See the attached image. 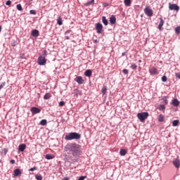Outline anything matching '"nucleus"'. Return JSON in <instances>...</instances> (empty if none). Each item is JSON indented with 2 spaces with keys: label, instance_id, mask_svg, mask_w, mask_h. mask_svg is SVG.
Wrapping results in <instances>:
<instances>
[{
  "label": "nucleus",
  "instance_id": "a878e982",
  "mask_svg": "<svg viewBox=\"0 0 180 180\" xmlns=\"http://www.w3.org/2000/svg\"><path fill=\"white\" fill-rule=\"evenodd\" d=\"M106 91H108V87H106V86H103V87L101 89L103 95H105L106 94Z\"/></svg>",
  "mask_w": 180,
  "mask_h": 180
},
{
  "label": "nucleus",
  "instance_id": "3c124183",
  "mask_svg": "<svg viewBox=\"0 0 180 180\" xmlns=\"http://www.w3.org/2000/svg\"><path fill=\"white\" fill-rule=\"evenodd\" d=\"M73 162H78V160L74 159V160H73Z\"/></svg>",
  "mask_w": 180,
  "mask_h": 180
},
{
  "label": "nucleus",
  "instance_id": "473e14b6",
  "mask_svg": "<svg viewBox=\"0 0 180 180\" xmlns=\"http://www.w3.org/2000/svg\"><path fill=\"white\" fill-rule=\"evenodd\" d=\"M95 2V0H91L90 1H88L86 4V6H89V5H92V4H94Z\"/></svg>",
  "mask_w": 180,
  "mask_h": 180
},
{
  "label": "nucleus",
  "instance_id": "9b49d317",
  "mask_svg": "<svg viewBox=\"0 0 180 180\" xmlns=\"http://www.w3.org/2000/svg\"><path fill=\"white\" fill-rule=\"evenodd\" d=\"M149 73L150 75H158V70L155 68L149 69Z\"/></svg>",
  "mask_w": 180,
  "mask_h": 180
},
{
  "label": "nucleus",
  "instance_id": "ddd939ff",
  "mask_svg": "<svg viewBox=\"0 0 180 180\" xmlns=\"http://www.w3.org/2000/svg\"><path fill=\"white\" fill-rule=\"evenodd\" d=\"M25 150H26V144H20L18 146V150L20 151L21 153H23V151H25Z\"/></svg>",
  "mask_w": 180,
  "mask_h": 180
},
{
  "label": "nucleus",
  "instance_id": "8fccbe9b",
  "mask_svg": "<svg viewBox=\"0 0 180 180\" xmlns=\"http://www.w3.org/2000/svg\"><path fill=\"white\" fill-rule=\"evenodd\" d=\"M65 37L66 40H70V37L66 36V37Z\"/></svg>",
  "mask_w": 180,
  "mask_h": 180
},
{
  "label": "nucleus",
  "instance_id": "39448f33",
  "mask_svg": "<svg viewBox=\"0 0 180 180\" xmlns=\"http://www.w3.org/2000/svg\"><path fill=\"white\" fill-rule=\"evenodd\" d=\"M96 30L98 34L102 33V30H103V25L101 22H97L96 25Z\"/></svg>",
  "mask_w": 180,
  "mask_h": 180
},
{
  "label": "nucleus",
  "instance_id": "4be33fe9",
  "mask_svg": "<svg viewBox=\"0 0 180 180\" xmlns=\"http://www.w3.org/2000/svg\"><path fill=\"white\" fill-rule=\"evenodd\" d=\"M179 124V120H174L173 122H172V126L174 127H176V126H178Z\"/></svg>",
  "mask_w": 180,
  "mask_h": 180
},
{
  "label": "nucleus",
  "instance_id": "c03bdc74",
  "mask_svg": "<svg viewBox=\"0 0 180 180\" xmlns=\"http://www.w3.org/2000/svg\"><path fill=\"white\" fill-rule=\"evenodd\" d=\"M46 56H47V51L44 50V53H43V56L42 57H46Z\"/></svg>",
  "mask_w": 180,
  "mask_h": 180
},
{
  "label": "nucleus",
  "instance_id": "c85d7f7f",
  "mask_svg": "<svg viewBox=\"0 0 180 180\" xmlns=\"http://www.w3.org/2000/svg\"><path fill=\"white\" fill-rule=\"evenodd\" d=\"M158 109L164 112L165 110V105H160Z\"/></svg>",
  "mask_w": 180,
  "mask_h": 180
},
{
  "label": "nucleus",
  "instance_id": "cd10ccee",
  "mask_svg": "<svg viewBox=\"0 0 180 180\" xmlns=\"http://www.w3.org/2000/svg\"><path fill=\"white\" fill-rule=\"evenodd\" d=\"M1 153L2 154V155H5L6 154H8V149L6 148L1 149Z\"/></svg>",
  "mask_w": 180,
  "mask_h": 180
},
{
  "label": "nucleus",
  "instance_id": "a19ab883",
  "mask_svg": "<svg viewBox=\"0 0 180 180\" xmlns=\"http://www.w3.org/2000/svg\"><path fill=\"white\" fill-rule=\"evenodd\" d=\"M65 105V102H64V101H60V102H59V106L63 107V106H64Z\"/></svg>",
  "mask_w": 180,
  "mask_h": 180
},
{
  "label": "nucleus",
  "instance_id": "4468645a",
  "mask_svg": "<svg viewBox=\"0 0 180 180\" xmlns=\"http://www.w3.org/2000/svg\"><path fill=\"white\" fill-rule=\"evenodd\" d=\"M84 75L85 77H88L89 78L92 77V70H86L85 72H84Z\"/></svg>",
  "mask_w": 180,
  "mask_h": 180
},
{
  "label": "nucleus",
  "instance_id": "7c9ffc66",
  "mask_svg": "<svg viewBox=\"0 0 180 180\" xmlns=\"http://www.w3.org/2000/svg\"><path fill=\"white\" fill-rule=\"evenodd\" d=\"M35 179L37 180H43V176L41 175H35Z\"/></svg>",
  "mask_w": 180,
  "mask_h": 180
},
{
  "label": "nucleus",
  "instance_id": "a211bd4d",
  "mask_svg": "<svg viewBox=\"0 0 180 180\" xmlns=\"http://www.w3.org/2000/svg\"><path fill=\"white\" fill-rule=\"evenodd\" d=\"M172 104L173 105V106H179V101H178L177 98H174L172 100Z\"/></svg>",
  "mask_w": 180,
  "mask_h": 180
},
{
  "label": "nucleus",
  "instance_id": "f3484780",
  "mask_svg": "<svg viewBox=\"0 0 180 180\" xmlns=\"http://www.w3.org/2000/svg\"><path fill=\"white\" fill-rule=\"evenodd\" d=\"M22 172L19 169H14V176H19V175H21Z\"/></svg>",
  "mask_w": 180,
  "mask_h": 180
},
{
  "label": "nucleus",
  "instance_id": "79ce46f5",
  "mask_svg": "<svg viewBox=\"0 0 180 180\" xmlns=\"http://www.w3.org/2000/svg\"><path fill=\"white\" fill-rule=\"evenodd\" d=\"M86 178V176H81L77 180H84Z\"/></svg>",
  "mask_w": 180,
  "mask_h": 180
},
{
  "label": "nucleus",
  "instance_id": "f03ea898",
  "mask_svg": "<svg viewBox=\"0 0 180 180\" xmlns=\"http://www.w3.org/2000/svg\"><path fill=\"white\" fill-rule=\"evenodd\" d=\"M149 115L147 112H139L137 114V117L139 119L140 122H144L147 117H148Z\"/></svg>",
  "mask_w": 180,
  "mask_h": 180
},
{
  "label": "nucleus",
  "instance_id": "aec40b11",
  "mask_svg": "<svg viewBox=\"0 0 180 180\" xmlns=\"http://www.w3.org/2000/svg\"><path fill=\"white\" fill-rule=\"evenodd\" d=\"M55 155L53 154H46L45 156V158L46 160H53V158H55Z\"/></svg>",
  "mask_w": 180,
  "mask_h": 180
},
{
  "label": "nucleus",
  "instance_id": "603ef678",
  "mask_svg": "<svg viewBox=\"0 0 180 180\" xmlns=\"http://www.w3.org/2000/svg\"><path fill=\"white\" fill-rule=\"evenodd\" d=\"M63 180H69L68 177H65L63 179Z\"/></svg>",
  "mask_w": 180,
  "mask_h": 180
},
{
  "label": "nucleus",
  "instance_id": "72a5a7b5",
  "mask_svg": "<svg viewBox=\"0 0 180 180\" xmlns=\"http://www.w3.org/2000/svg\"><path fill=\"white\" fill-rule=\"evenodd\" d=\"M130 68L132 70H137V65H136V63H132Z\"/></svg>",
  "mask_w": 180,
  "mask_h": 180
},
{
  "label": "nucleus",
  "instance_id": "09e8293b",
  "mask_svg": "<svg viewBox=\"0 0 180 180\" xmlns=\"http://www.w3.org/2000/svg\"><path fill=\"white\" fill-rule=\"evenodd\" d=\"M11 164H15V160H10Z\"/></svg>",
  "mask_w": 180,
  "mask_h": 180
},
{
  "label": "nucleus",
  "instance_id": "bb28decb",
  "mask_svg": "<svg viewBox=\"0 0 180 180\" xmlns=\"http://www.w3.org/2000/svg\"><path fill=\"white\" fill-rule=\"evenodd\" d=\"M51 98V94L47 93L44 96V99L47 100Z\"/></svg>",
  "mask_w": 180,
  "mask_h": 180
},
{
  "label": "nucleus",
  "instance_id": "2eb2a0df",
  "mask_svg": "<svg viewBox=\"0 0 180 180\" xmlns=\"http://www.w3.org/2000/svg\"><path fill=\"white\" fill-rule=\"evenodd\" d=\"M110 25H115V23H116V16L112 15L110 18Z\"/></svg>",
  "mask_w": 180,
  "mask_h": 180
},
{
  "label": "nucleus",
  "instance_id": "6e6552de",
  "mask_svg": "<svg viewBox=\"0 0 180 180\" xmlns=\"http://www.w3.org/2000/svg\"><path fill=\"white\" fill-rule=\"evenodd\" d=\"M173 165H174L175 168L179 169L180 168V160L179 158H176L172 162Z\"/></svg>",
  "mask_w": 180,
  "mask_h": 180
},
{
  "label": "nucleus",
  "instance_id": "7ed1b4c3",
  "mask_svg": "<svg viewBox=\"0 0 180 180\" xmlns=\"http://www.w3.org/2000/svg\"><path fill=\"white\" fill-rule=\"evenodd\" d=\"M46 63H47V60L44 56H39L37 59L38 65H46Z\"/></svg>",
  "mask_w": 180,
  "mask_h": 180
},
{
  "label": "nucleus",
  "instance_id": "20e7f679",
  "mask_svg": "<svg viewBox=\"0 0 180 180\" xmlns=\"http://www.w3.org/2000/svg\"><path fill=\"white\" fill-rule=\"evenodd\" d=\"M144 13L149 17L153 16V15H154V12L153 11V9L148 8V7H146L144 8Z\"/></svg>",
  "mask_w": 180,
  "mask_h": 180
},
{
  "label": "nucleus",
  "instance_id": "6ab92c4d",
  "mask_svg": "<svg viewBox=\"0 0 180 180\" xmlns=\"http://www.w3.org/2000/svg\"><path fill=\"white\" fill-rule=\"evenodd\" d=\"M102 22L105 26H108V25H109V21H108L105 16L102 17Z\"/></svg>",
  "mask_w": 180,
  "mask_h": 180
},
{
  "label": "nucleus",
  "instance_id": "de8ad7c7",
  "mask_svg": "<svg viewBox=\"0 0 180 180\" xmlns=\"http://www.w3.org/2000/svg\"><path fill=\"white\" fill-rule=\"evenodd\" d=\"M69 33H71V30H67V31L65 32V34H68Z\"/></svg>",
  "mask_w": 180,
  "mask_h": 180
},
{
  "label": "nucleus",
  "instance_id": "1a4fd4ad",
  "mask_svg": "<svg viewBox=\"0 0 180 180\" xmlns=\"http://www.w3.org/2000/svg\"><path fill=\"white\" fill-rule=\"evenodd\" d=\"M40 112H41V110L37 107L31 108V112L32 115H37V113H40Z\"/></svg>",
  "mask_w": 180,
  "mask_h": 180
},
{
  "label": "nucleus",
  "instance_id": "4c0bfd02",
  "mask_svg": "<svg viewBox=\"0 0 180 180\" xmlns=\"http://www.w3.org/2000/svg\"><path fill=\"white\" fill-rule=\"evenodd\" d=\"M167 76H162V82H167Z\"/></svg>",
  "mask_w": 180,
  "mask_h": 180
},
{
  "label": "nucleus",
  "instance_id": "393cba45",
  "mask_svg": "<svg viewBox=\"0 0 180 180\" xmlns=\"http://www.w3.org/2000/svg\"><path fill=\"white\" fill-rule=\"evenodd\" d=\"M57 23L58 25H59V26H61L63 25V18H61V17L58 18Z\"/></svg>",
  "mask_w": 180,
  "mask_h": 180
},
{
  "label": "nucleus",
  "instance_id": "4d7b16f0",
  "mask_svg": "<svg viewBox=\"0 0 180 180\" xmlns=\"http://www.w3.org/2000/svg\"><path fill=\"white\" fill-rule=\"evenodd\" d=\"M30 1H33V0H30Z\"/></svg>",
  "mask_w": 180,
  "mask_h": 180
},
{
  "label": "nucleus",
  "instance_id": "f704fd0d",
  "mask_svg": "<svg viewBox=\"0 0 180 180\" xmlns=\"http://www.w3.org/2000/svg\"><path fill=\"white\" fill-rule=\"evenodd\" d=\"M16 8H17L18 11H23V8H22V5H20V4H18L16 6Z\"/></svg>",
  "mask_w": 180,
  "mask_h": 180
},
{
  "label": "nucleus",
  "instance_id": "e433bc0d",
  "mask_svg": "<svg viewBox=\"0 0 180 180\" xmlns=\"http://www.w3.org/2000/svg\"><path fill=\"white\" fill-rule=\"evenodd\" d=\"M122 72L124 74V75H127V74H129V70L127 69H124Z\"/></svg>",
  "mask_w": 180,
  "mask_h": 180
},
{
  "label": "nucleus",
  "instance_id": "9d476101",
  "mask_svg": "<svg viewBox=\"0 0 180 180\" xmlns=\"http://www.w3.org/2000/svg\"><path fill=\"white\" fill-rule=\"evenodd\" d=\"M75 81L79 84V85H82L85 81L84 79H82V77L78 76L76 79H75Z\"/></svg>",
  "mask_w": 180,
  "mask_h": 180
},
{
  "label": "nucleus",
  "instance_id": "49530a36",
  "mask_svg": "<svg viewBox=\"0 0 180 180\" xmlns=\"http://www.w3.org/2000/svg\"><path fill=\"white\" fill-rule=\"evenodd\" d=\"M176 78L180 79V73H176Z\"/></svg>",
  "mask_w": 180,
  "mask_h": 180
},
{
  "label": "nucleus",
  "instance_id": "f8f14e48",
  "mask_svg": "<svg viewBox=\"0 0 180 180\" xmlns=\"http://www.w3.org/2000/svg\"><path fill=\"white\" fill-rule=\"evenodd\" d=\"M160 22L158 25V29L159 30H161L162 29V27L164 26V23H165V21L162 19V18H160Z\"/></svg>",
  "mask_w": 180,
  "mask_h": 180
},
{
  "label": "nucleus",
  "instance_id": "5fc2aeb1",
  "mask_svg": "<svg viewBox=\"0 0 180 180\" xmlns=\"http://www.w3.org/2000/svg\"><path fill=\"white\" fill-rule=\"evenodd\" d=\"M94 43H98V39L94 40Z\"/></svg>",
  "mask_w": 180,
  "mask_h": 180
},
{
  "label": "nucleus",
  "instance_id": "f257e3e1",
  "mask_svg": "<svg viewBox=\"0 0 180 180\" xmlns=\"http://www.w3.org/2000/svg\"><path fill=\"white\" fill-rule=\"evenodd\" d=\"M65 153L72 154L75 158H79L82 155V146L76 143H68L64 148Z\"/></svg>",
  "mask_w": 180,
  "mask_h": 180
},
{
  "label": "nucleus",
  "instance_id": "ea45409f",
  "mask_svg": "<svg viewBox=\"0 0 180 180\" xmlns=\"http://www.w3.org/2000/svg\"><path fill=\"white\" fill-rule=\"evenodd\" d=\"M11 4H12V1H11V0H8L6 2V5H7V6H10V5H11Z\"/></svg>",
  "mask_w": 180,
  "mask_h": 180
},
{
  "label": "nucleus",
  "instance_id": "0eeeda50",
  "mask_svg": "<svg viewBox=\"0 0 180 180\" xmlns=\"http://www.w3.org/2000/svg\"><path fill=\"white\" fill-rule=\"evenodd\" d=\"M169 9L170 11H179V6H178V5L176 4H169Z\"/></svg>",
  "mask_w": 180,
  "mask_h": 180
},
{
  "label": "nucleus",
  "instance_id": "dca6fc26",
  "mask_svg": "<svg viewBox=\"0 0 180 180\" xmlns=\"http://www.w3.org/2000/svg\"><path fill=\"white\" fill-rule=\"evenodd\" d=\"M32 36L33 37H39V30H33L32 31Z\"/></svg>",
  "mask_w": 180,
  "mask_h": 180
},
{
  "label": "nucleus",
  "instance_id": "58836bf2",
  "mask_svg": "<svg viewBox=\"0 0 180 180\" xmlns=\"http://www.w3.org/2000/svg\"><path fill=\"white\" fill-rule=\"evenodd\" d=\"M5 85H6V82H4L0 85V91H1V89H2V88H4V86H5Z\"/></svg>",
  "mask_w": 180,
  "mask_h": 180
},
{
  "label": "nucleus",
  "instance_id": "2f4dec72",
  "mask_svg": "<svg viewBox=\"0 0 180 180\" xmlns=\"http://www.w3.org/2000/svg\"><path fill=\"white\" fill-rule=\"evenodd\" d=\"M175 33H176V34H179V33H180V27L179 26H178L175 28Z\"/></svg>",
  "mask_w": 180,
  "mask_h": 180
},
{
  "label": "nucleus",
  "instance_id": "b1692460",
  "mask_svg": "<svg viewBox=\"0 0 180 180\" xmlns=\"http://www.w3.org/2000/svg\"><path fill=\"white\" fill-rule=\"evenodd\" d=\"M124 2L125 6H130L131 5V0H124Z\"/></svg>",
  "mask_w": 180,
  "mask_h": 180
},
{
  "label": "nucleus",
  "instance_id": "5701e85b",
  "mask_svg": "<svg viewBox=\"0 0 180 180\" xmlns=\"http://www.w3.org/2000/svg\"><path fill=\"white\" fill-rule=\"evenodd\" d=\"M165 119V117H164V115H162L161 114L158 117V122H164Z\"/></svg>",
  "mask_w": 180,
  "mask_h": 180
},
{
  "label": "nucleus",
  "instance_id": "c9c22d12",
  "mask_svg": "<svg viewBox=\"0 0 180 180\" xmlns=\"http://www.w3.org/2000/svg\"><path fill=\"white\" fill-rule=\"evenodd\" d=\"M68 136H79V134L72 132V133H69Z\"/></svg>",
  "mask_w": 180,
  "mask_h": 180
},
{
  "label": "nucleus",
  "instance_id": "864d4df0",
  "mask_svg": "<svg viewBox=\"0 0 180 180\" xmlns=\"http://www.w3.org/2000/svg\"><path fill=\"white\" fill-rule=\"evenodd\" d=\"M1 31H2V27H1V25H0V33Z\"/></svg>",
  "mask_w": 180,
  "mask_h": 180
},
{
  "label": "nucleus",
  "instance_id": "412c9836",
  "mask_svg": "<svg viewBox=\"0 0 180 180\" xmlns=\"http://www.w3.org/2000/svg\"><path fill=\"white\" fill-rule=\"evenodd\" d=\"M126 154H127V150H126L124 149H121L120 150V155L124 156V155H126Z\"/></svg>",
  "mask_w": 180,
  "mask_h": 180
},
{
  "label": "nucleus",
  "instance_id": "a18cd8bd",
  "mask_svg": "<svg viewBox=\"0 0 180 180\" xmlns=\"http://www.w3.org/2000/svg\"><path fill=\"white\" fill-rule=\"evenodd\" d=\"M29 171L33 172V171H36V167H32L29 169Z\"/></svg>",
  "mask_w": 180,
  "mask_h": 180
},
{
  "label": "nucleus",
  "instance_id": "6e6d98bb",
  "mask_svg": "<svg viewBox=\"0 0 180 180\" xmlns=\"http://www.w3.org/2000/svg\"><path fill=\"white\" fill-rule=\"evenodd\" d=\"M124 54H125L124 53H122V56H124Z\"/></svg>",
  "mask_w": 180,
  "mask_h": 180
},
{
  "label": "nucleus",
  "instance_id": "c756f323",
  "mask_svg": "<svg viewBox=\"0 0 180 180\" xmlns=\"http://www.w3.org/2000/svg\"><path fill=\"white\" fill-rule=\"evenodd\" d=\"M40 124L41 126H46L47 124V120H41L40 122Z\"/></svg>",
  "mask_w": 180,
  "mask_h": 180
},
{
  "label": "nucleus",
  "instance_id": "37998d69",
  "mask_svg": "<svg viewBox=\"0 0 180 180\" xmlns=\"http://www.w3.org/2000/svg\"><path fill=\"white\" fill-rule=\"evenodd\" d=\"M30 13H31V15H36V11L34 10H30Z\"/></svg>",
  "mask_w": 180,
  "mask_h": 180
},
{
  "label": "nucleus",
  "instance_id": "423d86ee",
  "mask_svg": "<svg viewBox=\"0 0 180 180\" xmlns=\"http://www.w3.org/2000/svg\"><path fill=\"white\" fill-rule=\"evenodd\" d=\"M81 139V136H65V140H79Z\"/></svg>",
  "mask_w": 180,
  "mask_h": 180
}]
</instances>
